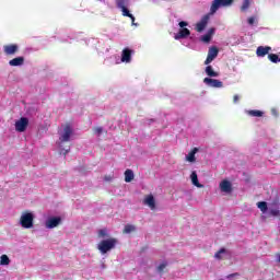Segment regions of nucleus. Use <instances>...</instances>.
Returning <instances> with one entry per match:
<instances>
[{"label": "nucleus", "instance_id": "nucleus-1", "mask_svg": "<svg viewBox=\"0 0 280 280\" xmlns=\"http://www.w3.org/2000/svg\"><path fill=\"white\" fill-rule=\"evenodd\" d=\"M72 136L73 129L69 125H67L61 131H59V150L60 154H63V156H67V154H69V152L71 151V147H65V143H69Z\"/></svg>", "mask_w": 280, "mask_h": 280}, {"label": "nucleus", "instance_id": "nucleus-2", "mask_svg": "<svg viewBox=\"0 0 280 280\" xmlns=\"http://www.w3.org/2000/svg\"><path fill=\"white\" fill-rule=\"evenodd\" d=\"M115 3L116 8L122 13V16L131 19V25H133L135 27H139V23H135V15L130 13V0H115Z\"/></svg>", "mask_w": 280, "mask_h": 280}, {"label": "nucleus", "instance_id": "nucleus-3", "mask_svg": "<svg viewBox=\"0 0 280 280\" xmlns=\"http://www.w3.org/2000/svg\"><path fill=\"white\" fill-rule=\"evenodd\" d=\"M117 245V240L115 238H107L100 242L97 245V248L102 255H106L109 250H113L115 246Z\"/></svg>", "mask_w": 280, "mask_h": 280}, {"label": "nucleus", "instance_id": "nucleus-4", "mask_svg": "<svg viewBox=\"0 0 280 280\" xmlns=\"http://www.w3.org/2000/svg\"><path fill=\"white\" fill-rule=\"evenodd\" d=\"M233 0H213L210 7V14H215L220 8H231Z\"/></svg>", "mask_w": 280, "mask_h": 280}, {"label": "nucleus", "instance_id": "nucleus-5", "mask_svg": "<svg viewBox=\"0 0 280 280\" xmlns=\"http://www.w3.org/2000/svg\"><path fill=\"white\" fill-rule=\"evenodd\" d=\"M20 224L23 229H32L34 226V213L24 212L20 218Z\"/></svg>", "mask_w": 280, "mask_h": 280}, {"label": "nucleus", "instance_id": "nucleus-6", "mask_svg": "<svg viewBox=\"0 0 280 280\" xmlns=\"http://www.w3.org/2000/svg\"><path fill=\"white\" fill-rule=\"evenodd\" d=\"M28 126H30V119L27 117H21L19 120L15 121L16 132H25Z\"/></svg>", "mask_w": 280, "mask_h": 280}, {"label": "nucleus", "instance_id": "nucleus-7", "mask_svg": "<svg viewBox=\"0 0 280 280\" xmlns=\"http://www.w3.org/2000/svg\"><path fill=\"white\" fill-rule=\"evenodd\" d=\"M218 54H220V49H218V46H211L208 50V56L205 61V65H211L217 58Z\"/></svg>", "mask_w": 280, "mask_h": 280}, {"label": "nucleus", "instance_id": "nucleus-8", "mask_svg": "<svg viewBox=\"0 0 280 280\" xmlns=\"http://www.w3.org/2000/svg\"><path fill=\"white\" fill-rule=\"evenodd\" d=\"M203 84L210 86L211 89H222L224 86V83L222 81L212 78H205Z\"/></svg>", "mask_w": 280, "mask_h": 280}, {"label": "nucleus", "instance_id": "nucleus-9", "mask_svg": "<svg viewBox=\"0 0 280 280\" xmlns=\"http://www.w3.org/2000/svg\"><path fill=\"white\" fill-rule=\"evenodd\" d=\"M61 222L62 218L60 217H49L45 222V226L46 229H56V226H59Z\"/></svg>", "mask_w": 280, "mask_h": 280}, {"label": "nucleus", "instance_id": "nucleus-10", "mask_svg": "<svg viewBox=\"0 0 280 280\" xmlns=\"http://www.w3.org/2000/svg\"><path fill=\"white\" fill-rule=\"evenodd\" d=\"M135 54V50L130 49V48H125L121 51V62H132V55Z\"/></svg>", "mask_w": 280, "mask_h": 280}, {"label": "nucleus", "instance_id": "nucleus-11", "mask_svg": "<svg viewBox=\"0 0 280 280\" xmlns=\"http://www.w3.org/2000/svg\"><path fill=\"white\" fill-rule=\"evenodd\" d=\"M191 36V31L189 28H179L177 34L174 35L175 40H183Z\"/></svg>", "mask_w": 280, "mask_h": 280}, {"label": "nucleus", "instance_id": "nucleus-12", "mask_svg": "<svg viewBox=\"0 0 280 280\" xmlns=\"http://www.w3.org/2000/svg\"><path fill=\"white\" fill-rule=\"evenodd\" d=\"M209 23V14L203 15L201 20L196 24L197 32H205V27H207Z\"/></svg>", "mask_w": 280, "mask_h": 280}, {"label": "nucleus", "instance_id": "nucleus-13", "mask_svg": "<svg viewBox=\"0 0 280 280\" xmlns=\"http://www.w3.org/2000/svg\"><path fill=\"white\" fill-rule=\"evenodd\" d=\"M3 51H4L5 56H14V54H16V51H19V45H16V44L4 45Z\"/></svg>", "mask_w": 280, "mask_h": 280}, {"label": "nucleus", "instance_id": "nucleus-14", "mask_svg": "<svg viewBox=\"0 0 280 280\" xmlns=\"http://www.w3.org/2000/svg\"><path fill=\"white\" fill-rule=\"evenodd\" d=\"M272 51V48L269 46H259L256 50V56L258 58H264L265 56H268V52Z\"/></svg>", "mask_w": 280, "mask_h": 280}, {"label": "nucleus", "instance_id": "nucleus-15", "mask_svg": "<svg viewBox=\"0 0 280 280\" xmlns=\"http://www.w3.org/2000/svg\"><path fill=\"white\" fill-rule=\"evenodd\" d=\"M143 205H147L152 211L156 209V200L154 199V196L149 195L144 198Z\"/></svg>", "mask_w": 280, "mask_h": 280}, {"label": "nucleus", "instance_id": "nucleus-16", "mask_svg": "<svg viewBox=\"0 0 280 280\" xmlns=\"http://www.w3.org/2000/svg\"><path fill=\"white\" fill-rule=\"evenodd\" d=\"M10 67H23L25 65V57H15L9 61Z\"/></svg>", "mask_w": 280, "mask_h": 280}, {"label": "nucleus", "instance_id": "nucleus-17", "mask_svg": "<svg viewBox=\"0 0 280 280\" xmlns=\"http://www.w3.org/2000/svg\"><path fill=\"white\" fill-rule=\"evenodd\" d=\"M215 34V28H210L207 34L201 35L200 40L201 43H211V38H213V35Z\"/></svg>", "mask_w": 280, "mask_h": 280}, {"label": "nucleus", "instance_id": "nucleus-18", "mask_svg": "<svg viewBox=\"0 0 280 280\" xmlns=\"http://www.w3.org/2000/svg\"><path fill=\"white\" fill-rule=\"evenodd\" d=\"M220 189L223 194H231V191H233V186L231 185V182L223 180L220 183Z\"/></svg>", "mask_w": 280, "mask_h": 280}, {"label": "nucleus", "instance_id": "nucleus-19", "mask_svg": "<svg viewBox=\"0 0 280 280\" xmlns=\"http://www.w3.org/2000/svg\"><path fill=\"white\" fill-rule=\"evenodd\" d=\"M135 180V172L128 168L125 171V183H132Z\"/></svg>", "mask_w": 280, "mask_h": 280}, {"label": "nucleus", "instance_id": "nucleus-20", "mask_svg": "<svg viewBox=\"0 0 280 280\" xmlns=\"http://www.w3.org/2000/svg\"><path fill=\"white\" fill-rule=\"evenodd\" d=\"M190 179H191L192 185H195V187H199V188L202 187V185L198 180V173H196V171L191 172Z\"/></svg>", "mask_w": 280, "mask_h": 280}, {"label": "nucleus", "instance_id": "nucleus-21", "mask_svg": "<svg viewBox=\"0 0 280 280\" xmlns=\"http://www.w3.org/2000/svg\"><path fill=\"white\" fill-rule=\"evenodd\" d=\"M197 152H198V148L192 149L191 152L186 155V161H188L189 163H195Z\"/></svg>", "mask_w": 280, "mask_h": 280}, {"label": "nucleus", "instance_id": "nucleus-22", "mask_svg": "<svg viewBox=\"0 0 280 280\" xmlns=\"http://www.w3.org/2000/svg\"><path fill=\"white\" fill-rule=\"evenodd\" d=\"M206 73L209 78H218L220 74L213 70L212 66L206 67Z\"/></svg>", "mask_w": 280, "mask_h": 280}, {"label": "nucleus", "instance_id": "nucleus-23", "mask_svg": "<svg viewBox=\"0 0 280 280\" xmlns=\"http://www.w3.org/2000/svg\"><path fill=\"white\" fill-rule=\"evenodd\" d=\"M268 213H269V215H272L273 218H279V215H280L279 207H277V206L269 207Z\"/></svg>", "mask_w": 280, "mask_h": 280}, {"label": "nucleus", "instance_id": "nucleus-24", "mask_svg": "<svg viewBox=\"0 0 280 280\" xmlns=\"http://www.w3.org/2000/svg\"><path fill=\"white\" fill-rule=\"evenodd\" d=\"M249 117H264V112L258 109H252L246 112Z\"/></svg>", "mask_w": 280, "mask_h": 280}, {"label": "nucleus", "instance_id": "nucleus-25", "mask_svg": "<svg viewBox=\"0 0 280 280\" xmlns=\"http://www.w3.org/2000/svg\"><path fill=\"white\" fill-rule=\"evenodd\" d=\"M257 207H258V209H260V211H261L262 213H266L267 211H269L268 202H266V201H259V202H257Z\"/></svg>", "mask_w": 280, "mask_h": 280}, {"label": "nucleus", "instance_id": "nucleus-26", "mask_svg": "<svg viewBox=\"0 0 280 280\" xmlns=\"http://www.w3.org/2000/svg\"><path fill=\"white\" fill-rule=\"evenodd\" d=\"M165 268H167V261H163L158 266L156 272L160 275V277H163V270H165Z\"/></svg>", "mask_w": 280, "mask_h": 280}, {"label": "nucleus", "instance_id": "nucleus-27", "mask_svg": "<svg viewBox=\"0 0 280 280\" xmlns=\"http://www.w3.org/2000/svg\"><path fill=\"white\" fill-rule=\"evenodd\" d=\"M0 266H10V257L8 255L3 254L0 257Z\"/></svg>", "mask_w": 280, "mask_h": 280}, {"label": "nucleus", "instance_id": "nucleus-28", "mask_svg": "<svg viewBox=\"0 0 280 280\" xmlns=\"http://www.w3.org/2000/svg\"><path fill=\"white\" fill-rule=\"evenodd\" d=\"M268 59L270 60V62H273L275 65H277V62H280L279 55L277 54H269Z\"/></svg>", "mask_w": 280, "mask_h": 280}, {"label": "nucleus", "instance_id": "nucleus-29", "mask_svg": "<svg viewBox=\"0 0 280 280\" xmlns=\"http://www.w3.org/2000/svg\"><path fill=\"white\" fill-rule=\"evenodd\" d=\"M250 8V0H243V4L241 7V12H246Z\"/></svg>", "mask_w": 280, "mask_h": 280}, {"label": "nucleus", "instance_id": "nucleus-30", "mask_svg": "<svg viewBox=\"0 0 280 280\" xmlns=\"http://www.w3.org/2000/svg\"><path fill=\"white\" fill-rule=\"evenodd\" d=\"M222 255H226V248H221L214 254V259H222Z\"/></svg>", "mask_w": 280, "mask_h": 280}, {"label": "nucleus", "instance_id": "nucleus-31", "mask_svg": "<svg viewBox=\"0 0 280 280\" xmlns=\"http://www.w3.org/2000/svg\"><path fill=\"white\" fill-rule=\"evenodd\" d=\"M135 225H130V224H127L126 226H125V230H124V232L125 233H132V231H135Z\"/></svg>", "mask_w": 280, "mask_h": 280}, {"label": "nucleus", "instance_id": "nucleus-32", "mask_svg": "<svg viewBox=\"0 0 280 280\" xmlns=\"http://www.w3.org/2000/svg\"><path fill=\"white\" fill-rule=\"evenodd\" d=\"M187 25H189V23H187L186 21H180L178 23V26L180 27V30H187Z\"/></svg>", "mask_w": 280, "mask_h": 280}, {"label": "nucleus", "instance_id": "nucleus-33", "mask_svg": "<svg viewBox=\"0 0 280 280\" xmlns=\"http://www.w3.org/2000/svg\"><path fill=\"white\" fill-rule=\"evenodd\" d=\"M94 132H95V135H96L97 137H100V136L104 132V128H102V127H96V128L94 129Z\"/></svg>", "mask_w": 280, "mask_h": 280}, {"label": "nucleus", "instance_id": "nucleus-34", "mask_svg": "<svg viewBox=\"0 0 280 280\" xmlns=\"http://www.w3.org/2000/svg\"><path fill=\"white\" fill-rule=\"evenodd\" d=\"M107 236H108V232L106 230L98 231V237H107Z\"/></svg>", "mask_w": 280, "mask_h": 280}, {"label": "nucleus", "instance_id": "nucleus-35", "mask_svg": "<svg viewBox=\"0 0 280 280\" xmlns=\"http://www.w3.org/2000/svg\"><path fill=\"white\" fill-rule=\"evenodd\" d=\"M247 22H248V25H255V18H248V20H247Z\"/></svg>", "mask_w": 280, "mask_h": 280}, {"label": "nucleus", "instance_id": "nucleus-36", "mask_svg": "<svg viewBox=\"0 0 280 280\" xmlns=\"http://www.w3.org/2000/svg\"><path fill=\"white\" fill-rule=\"evenodd\" d=\"M271 115H273V117H278L279 116V112H277V109L272 108L271 109Z\"/></svg>", "mask_w": 280, "mask_h": 280}, {"label": "nucleus", "instance_id": "nucleus-37", "mask_svg": "<svg viewBox=\"0 0 280 280\" xmlns=\"http://www.w3.org/2000/svg\"><path fill=\"white\" fill-rule=\"evenodd\" d=\"M233 102L234 104H237V102H240V95H234Z\"/></svg>", "mask_w": 280, "mask_h": 280}, {"label": "nucleus", "instance_id": "nucleus-38", "mask_svg": "<svg viewBox=\"0 0 280 280\" xmlns=\"http://www.w3.org/2000/svg\"><path fill=\"white\" fill-rule=\"evenodd\" d=\"M61 43H69V39H61Z\"/></svg>", "mask_w": 280, "mask_h": 280}, {"label": "nucleus", "instance_id": "nucleus-39", "mask_svg": "<svg viewBox=\"0 0 280 280\" xmlns=\"http://www.w3.org/2000/svg\"><path fill=\"white\" fill-rule=\"evenodd\" d=\"M277 259H278V261H279V264H280V255H278V258H277Z\"/></svg>", "mask_w": 280, "mask_h": 280}, {"label": "nucleus", "instance_id": "nucleus-40", "mask_svg": "<svg viewBox=\"0 0 280 280\" xmlns=\"http://www.w3.org/2000/svg\"><path fill=\"white\" fill-rule=\"evenodd\" d=\"M153 3H156V0H153Z\"/></svg>", "mask_w": 280, "mask_h": 280}, {"label": "nucleus", "instance_id": "nucleus-41", "mask_svg": "<svg viewBox=\"0 0 280 280\" xmlns=\"http://www.w3.org/2000/svg\"><path fill=\"white\" fill-rule=\"evenodd\" d=\"M150 121H154L153 119H151Z\"/></svg>", "mask_w": 280, "mask_h": 280}, {"label": "nucleus", "instance_id": "nucleus-42", "mask_svg": "<svg viewBox=\"0 0 280 280\" xmlns=\"http://www.w3.org/2000/svg\"><path fill=\"white\" fill-rule=\"evenodd\" d=\"M166 1H170V0H166Z\"/></svg>", "mask_w": 280, "mask_h": 280}]
</instances>
